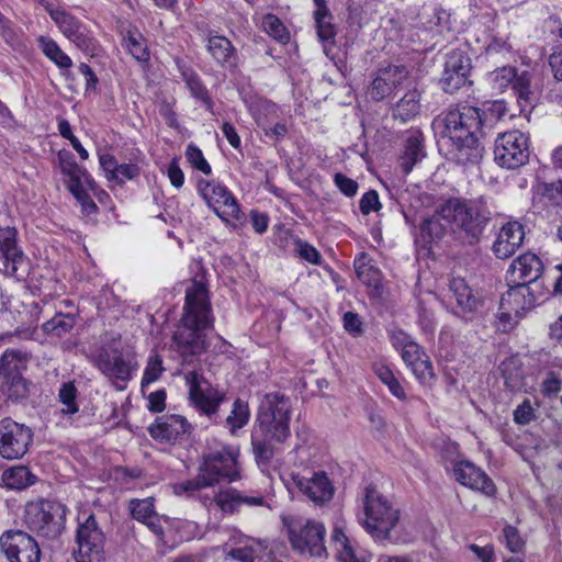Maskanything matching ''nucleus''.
I'll return each instance as SVG.
<instances>
[{
    "mask_svg": "<svg viewBox=\"0 0 562 562\" xmlns=\"http://www.w3.org/2000/svg\"><path fill=\"white\" fill-rule=\"evenodd\" d=\"M441 137L451 146L453 158L460 164L477 162L483 156L482 113L479 108L463 105L450 109L436 120Z\"/></svg>",
    "mask_w": 562,
    "mask_h": 562,
    "instance_id": "f257e3e1",
    "label": "nucleus"
},
{
    "mask_svg": "<svg viewBox=\"0 0 562 562\" xmlns=\"http://www.w3.org/2000/svg\"><path fill=\"white\" fill-rule=\"evenodd\" d=\"M209 290L202 280H192L186 290V302L181 326L173 341L182 352L199 355L205 350L203 330L213 327Z\"/></svg>",
    "mask_w": 562,
    "mask_h": 562,
    "instance_id": "f03ea898",
    "label": "nucleus"
},
{
    "mask_svg": "<svg viewBox=\"0 0 562 562\" xmlns=\"http://www.w3.org/2000/svg\"><path fill=\"white\" fill-rule=\"evenodd\" d=\"M437 214L447 222L454 237L467 245L479 243L491 221L482 198H450L437 207Z\"/></svg>",
    "mask_w": 562,
    "mask_h": 562,
    "instance_id": "7ed1b4c3",
    "label": "nucleus"
},
{
    "mask_svg": "<svg viewBox=\"0 0 562 562\" xmlns=\"http://www.w3.org/2000/svg\"><path fill=\"white\" fill-rule=\"evenodd\" d=\"M400 520V510L374 486H367L361 498L358 521L375 540L385 541Z\"/></svg>",
    "mask_w": 562,
    "mask_h": 562,
    "instance_id": "20e7f679",
    "label": "nucleus"
},
{
    "mask_svg": "<svg viewBox=\"0 0 562 562\" xmlns=\"http://www.w3.org/2000/svg\"><path fill=\"white\" fill-rule=\"evenodd\" d=\"M291 412L289 397L280 393L266 394L259 404L255 429L277 442H283L291 434Z\"/></svg>",
    "mask_w": 562,
    "mask_h": 562,
    "instance_id": "39448f33",
    "label": "nucleus"
},
{
    "mask_svg": "<svg viewBox=\"0 0 562 562\" xmlns=\"http://www.w3.org/2000/svg\"><path fill=\"white\" fill-rule=\"evenodd\" d=\"M67 508L57 501L42 499L25 506L24 522L38 537L58 538L65 529Z\"/></svg>",
    "mask_w": 562,
    "mask_h": 562,
    "instance_id": "423d86ee",
    "label": "nucleus"
},
{
    "mask_svg": "<svg viewBox=\"0 0 562 562\" xmlns=\"http://www.w3.org/2000/svg\"><path fill=\"white\" fill-rule=\"evenodd\" d=\"M284 524L288 527L291 548L295 552L311 558L327 555L325 546L326 528L323 522L313 519L286 522L284 519Z\"/></svg>",
    "mask_w": 562,
    "mask_h": 562,
    "instance_id": "0eeeda50",
    "label": "nucleus"
},
{
    "mask_svg": "<svg viewBox=\"0 0 562 562\" xmlns=\"http://www.w3.org/2000/svg\"><path fill=\"white\" fill-rule=\"evenodd\" d=\"M537 303V296L527 284H514L501 297L496 327L508 331L518 323L524 312L531 310Z\"/></svg>",
    "mask_w": 562,
    "mask_h": 562,
    "instance_id": "6e6552de",
    "label": "nucleus"
},
{
    "mask_svg": "<svg viewBox=\"0 0 562 562\" xmlns=\"http://www.w3.org/2000/svg\"><path fill=\"white\" fill-rule=\"evenodd\" d=\"M239 449L234 446H221L211 450L203 457L200 465L202 469V479L213 485L221 480L229 482L240 477L238 459Z\"/></svg>",
    "mask_w": 562,
    "mask_h": 562,
    "instance_id": "1a4fd4ad",
    "label": "nucleus"
},
{
    "mask_svg": "<svg viewBox=\"0 0 562 562\" xmlns=\"http://www.w3.org/2000/svg\"><path fill=\"white\" fill-rule=\"evenodd\" d=\"M528 137L514 130L499 134L495 140L494 155L496 162L507 169H516L529 160Z\"/></svg>",
    "mask_w": 562,
    "mask_h": 562,
    "instance_id": "9d476101",
    "label": "nucleus"
},
{
    "mask_svg": "<svg viewBox=\"0 0 562 562\" xmlns=\"http://www.w3.org/2000/svg\"><path fill=\"white\" fill-rule=\"evenodd\" d=\"M0 550L8 562H40L42 552L38 542L20 529L7 530L0 537Z\"/></svg>",
    "mask_w": 562,
    "mask_h": 562,
    "instance_id": "9b49d317",
    "label": "nucleus"
},
{
    "mask_svg": "<svg viewBox=\"0 0 562 562\" xmlns=\"http://www.w3.org/2000/svg\"><path fill=\"white\" fill-rule=\"evenodd\" d=\"M76 541V562H102L105 537L93 515L78 525Z\"/></svg>",
    "mask_w": 562,
    "mask_h": 562,
    "instance_id": "f8f14e48",
    "label": "nucleus"
},
{
    "mask_svg": "<svg viewBox=\"0 0 562 562\" xmlns=\"http://www.w3.org/2000/svg\"><path fill=\"white\" fill-rule=\"evenodd\" d=\"M198 190L209 207H211L221 220L228 223L233 220L240 218L239 205L225 186L215 181L200 180Z\"/></svg>",
    "mask_w": 562,
    "mask_h": 562,
    "instance_id": "ddd939ff",
    "label": "nucleus"
},
{
    "mask_svg": "<svg viewBox=\"0 0 562 562\" xmlns=\"http://www.w3.org/2000/svg\"><path fill=\"white\" fill-rule=\"evenodd\" d=\"M29 260L16 243L13 227L0 228V271L9 277L23 279L27 274Z\"/></svg>",
    "mask_w": 562,
    "mask_h": 562,
    "instance_id": "4468645a",
    "label": "nucleus"
},
{
    "mask_svg": "<svg viewBox=\"0 0 562 562\" xmlns=\"http://www.w3.org/2000/svg\"><path fill=\"white\" fill-rule=\"evenodd\" d=\"M33 439L31 428L11 418L0 420V456L8 460L22 458Z\"/></svg>",
    "mask_w": 562,
    "mask_h": 562,
    "instance_id": "2eb2a0df",
    "label": "nucleus"
},
{
    "mask_svg": "<svg viewBox=\"0 0 562 562\" xmlns=\"http://www.w3.org/2000/svg\"><path fill=\"white\" fill-rule=\"evenodd\" d=\"M186 382L192 405L207 416L215 414L224 400V395L196 371L188 372L186 374Z\"/></svg>",
    "mask_w": 562,
    "mask_h": 562,
    "instance_id": "dca6fc26",
    "label": "nucleus"
},
{
    "mask_svg": "<svg viewBox=\"0 0 562 562\" xmlns=\"http://www.w3.org/2000/svg\"><path fill=\"white\" fill-rule=\"evenodd\" d=\"M492 89L497 93L512 88L518 101H529L531 94V74L528 70H518L510 66H504L492 71L488 77Z\"/></svg>",
    "mask_w": 562,
    "mask_h": 562,
    "instance_id": "f3484780",
    "label": "nucleus"
},
{
    "mask_svg": "<svg viewBox=\"0 0 562 562\" xmlns=\"http://www.w3.org/2000/svg\"><path fill=\"white\" fill-rule=\"evenodd\" d=\"M95 367L113 384L116 382H127L132 379L133 371L136 370V363L127 355L125 356L119 349H101L95 358Z\"/></svg>",
    "mask_w": 562,
    "mask_h": 562,
    "instance_id": "a211bd4d",
    "label": "nucleus"
},
{
    "mask_svg": "<svg viewBox=\"0 0 562 562\" xmlns=\"http://www.w3.org/2000/svg\"><path fill=\"white\" fill-rule=\"evenodd\" d=\"M52 20L58 25L61 33L70 40L83 53L94 56L98 50V44L90 36L85 25L74 15L64 10H52Z\"/></svg>",
    "mask_w": 562,
    "mask_h": 562,
    "instance_id": "6ab92c4d",
    "label": "nucleus"
},
{
    "mask_svg": "<svg viewBox=\"0 0 562 562\" xmlns=\"http://www.w3.org/2000/svg\"><path fill=\"white\" fill-rule=\"evenodd\" d=\"M289 483L297 487L307 498L315 504L329 502L334 495V486L326 472L319 471L312 476H304L300 473H291Z\"/></svg>",
    "mask_w": 562,
    "mask_h": 562,
    "instance_id": "aec40b11",
    "label": "nucleus"
},
{
    "mask_svg": "<svg viewBox=\"0 0 562 562\" xmlns=\"http://www.w3.org/2000/svg\"><path fill=\"white\" fill-rule=\"evenodd\" d=\"M471 69L470 58L462 50H453L447 55L445 69L440 79L442 89L453 93L468 81Z\"/></svg>",
    "mask_w": 562,
    "mask_h": 562,
    "instance_id": "412c9836",
    "label": "nucleus"
},
{
    "mask_svg": "<svg viewBox=\"0 0 562 562\" xmlns=\"http://www.w3.org/2000/svg\"><path fill=\"white\" fill-rule=\"evenodd\" d=\"M330 547L339 562H370L369 555L347 535L346 524L337 520L330 533Z\"/></svg>",
    "mask_w": 562,
    "mask_h": 562,
    "instance_id": "4be33fe9",
    "label": "nucleus"
},
{
    "mask_svg": "<svg viewBox=\"0 0 562 562\" xmlns=\"http://www.w3.org/2000/svg\"><path fill=\"white\" fill-rule=\"evenodd\" d=\"M525 229L521 223L509 221L503 224L492 245V251L498 259L510 258L522 245Z\"/></svg>",
    "mask_w": 562,
    "mask_h": 562,
    "instance_id": "5701e85b",
    "label": "nucleus"
},
{
    "mask_svg": "<svg viewBox=\"0 0 562 562\" xmlns=\"http://www.w3.org/2000/svg\"><path fill=\"white\" fill-rule=\"evenodd\" d=\"M543 272L541 259L533 252H525L509 266L506 279L513 284H527L537 281Z\"/></svg>",
    "mask_w": 562,
    "mask_h": 562,
    "instance_id": "b1692460",
    "label": "nucleus"
},
{
    "mask_svg": "<svg viewBox=\"0 0 562 562\" xmlns=\"http://www.w3.org/2000/svg\"><path fill=\"white\" fill-rule=\"evenodd\" d=\"M216 506L223 514H235L245 505L258 507L265 505V498L259 495H247L236 488L228 487L214 493L207 506Z\"/></svg>",
    "mask_w": 562,
    "mask_h": 562,
    "instance_id": "393cba45",
    "label": "nucleus"
},
{
    "mask_svg": "<svg viewBox=\"0 0 562 562\" xmlns=\"http://www.w3.org/2000/svg\"><path fill=\"white\" fill-rule=\"evenodd\" d=\"M21 364L20 352L15 350H5L0 358V376H3L9 384L10 397H24L27 393L26 382L20 374Z\"/></svg>",
    "mask_w": 562,
    "mask_h": 562,
    "instance_id": "a878e982",
    "label": "nucleus"
},
{
    "mask_svg": "<svg viewBox=\"0 0 562 562\" xmlns=\"http://www.w3.org/2000/svg\"><path fill=\"white\" fill-rule=\"evenodd\" d=\"M453 474L460 484L471 490L479 491L487 496H492L496 492V487L487 474L470 461L457 462Z\"/></svg>",
    "mask_w": 562,
    "mask_h": 562,
    "instance_id": "bb28decb",
    "label": "nucleus"
},
{
    "mask_svg": "<svg viewBox=\"0 0 562 562\" xmlns=\"http://www.w3.org/2000/svg\"><path fill=\"white\" fill-rule=\"evenodd\" d=\"M408 71L404 66L390 65L378 71L370 94L375 101H381L392 94L406 80Z\"/></svg>",
    "mask_w": 562,
    "mask_h": 562,
    "instance_id": "cd10ccee",
    "label": "nucleus"
},
{
    "mask_svg": "<svg viewBox=\"0 0 562 562\" xmlns=\"http://www.w3.org/2000/svg\"><path fill=\"white\" fill-rule=\"evenodd\" d=\"M401 355L403 361L420 383L427 384L435 379L431 361L418 344L415 341L408 344Z\"/></svg>",
    "mask_w": 562,
    "mask_h": 562,
    "instance_id": "c85d7f7f",
    "label": "nucleus"
},
{
    "mask_svg": "<svg viewBox=\"0 0 562 562\" xmlns=\"http://www.w3.org/2000/svg\"><path fill=\"white\" fill-rule=\"evenodd\" d=\"M236 548L228 551V555L239 562H261L271 553L270 542L267 539H255L240 536L235 541Z\"/></svg>",
    "mask_w": 562,
    "mask_h": 562,
    "instance_id": "c756f323",
    "label": "nucleus"
},
{
    "mask_svg": "<svg viewBox=\"0 0 562 562\" xmlns=\"http://www.w3.org/2000/svg\"><path fill=\"white\" fill-rule=\"evenodd\" d=\"M190 425L180 415L161 416L148 428L149 435L160 442H170L189 431Z\"/></svg>",
    "mask_w": 562,
    "mask_h": 562,
    "instance_id": "7c9ffc66",
    "label": "nucleus"
},
{
    "mask_svg": "<svg viewBox=\"0 0 562 562\" xmlns=\"http://www.w3.org/2000/svg\"><path fill=\"white\" fill-rule=\"evenodd\" d=\"M207 50L221 66L226 68L236 67V50L231 41L225 36H210L207 42Z\"/></svg>",
    "mask_w": 562,
    "mask_h": 562,
    "instance_id": "2f4dec72",
    "label": "nucleus"
},
{
    "mask_svg": "<svg viewBox=\"0 0 562 562\" xmlns=\"http://www.w3.org/2000/svg\"><path fill=\"white\" fill-rule=\"evenodd\" d=\"M355 269L358 279L368 288L378 291L381 286V271L372 263L367 254H361L355 260Z\"/></svg>",
    "mask_w": 562,
    "mask_h": 562,
    "instance_id": "473e14b6",
    "label": "nucleus"
},
{
    "mask_svg": "<svg viewBox=\"0 0 562 562\" xmlns=\"http://www.w3.org/2000/svg\"><path fill=\"white\" fill-rule=\"evenodd\" d=\"M499 368L504 385L509 392L516 393L522 390L525 386V375L519 359L508 358L501 363Z\"/></svg>",
    "mask_w": 562,
    "mask_h": 562,
    "instance_id": "72a5a7b5",
    "label": "nucleus"
},
{
    "mask_svg": "<svg viewBox=\"0 0 562 562\" xmlns=\"http://www.w3.org/2000/svg\"><path fill=\"white\" fill-rule=\"evenodd\" d=\"M422 142L419 132H414L406 138L404 153L400 159L405 173H409L416 162L425 156Z\"/></svg>",
    "mask_w": 562,
    "mask_h": 562,
    "instance_id": "f704fd0d",
    "label": "nucleus"
},
{
    "mask_svg": "<svg viewBox=\"0 0 562 562\" xmlns=\"http://www.w3.org/2000/svg\"><path fill=\"white\" fill-rule=\"evenodd\" d=\"M122 45L138 63L145 64L149 60L150 54L147 41L138 30H128L126 35L123 37Z\"/></svg>",
    "mask_w": 562,
    "mask_h": 562,
    "instance_id": "c9c22d12",
    "label": "nucleus"
},
{
    "mask_svg": "<svg viewBox=\"0 0 562 562\" xmlns=\"http://www.w3.org/2000/svg\"><path fill=\"white\" fill-rule=\"evenodd\" d=\"M420 93L418 90H409L394 106L393 116L407 122L419 114Z\"/></svg>",
    "mask_w": 562,
    "mask_h": 562,
    "instance_id": "e433bc0d",
    "label": "nucleus"
},
{
    "mask_svg": "<svg viewBox=\"0 0 562 562\" xmlns=\"http://www.w3.org/2000/svg\"><path fill=\"white\" fill-rule=\"evenodd\" d=\"M36 481V476L29 468L19 465L5 470L2 474L3 484L11 490H23Z\"/></svg>",
    "mask_w": 562,
    "mask_h": 562,
    "instance_id": "4c0bfd02",
    "label": "nucleus"
},
{
    "mask_svg": "<svg viewBox=\"0 0 562 562\" xmlns=\"http://www.w3.org/2000/svg\"><path fill=\"white\" fill-rule=\"evenodd\" d=\"M450 290L452 291L458 305L464 311L470 312L476 307L477 301L464 279H452L450 282Z\"/></svg>",
    "mask_w": 562,
    "mask_h": 562,
    "instance_id": "58836bf2",
    "label": "nucleus"
},
{
    "mask_svg": "<svg viewBox=\"0 0 562 562\" xmlns=\"http://www.w3.org/2000/svg\"><path fill=\"white\" fill-rule=\"evenodd\" d=\"M76 324L75 316L71 314L58 313L49 321L42 325V329L46 335L61 337L69 333Z\"/></svg>",
    "mask_w": 562,
    "mask_h": 562,
    "instance_id": "ea45409f",
    "label": "nucleus"
},
{
    "mask_svg": "<svg viewBox=\"0 0 562 562\" xmlns=\"http://www.w3.org/2000/svg\"><path fill=\"white\" fill-rule=\"evenodd\" d=\"M38 43L43 54L59 68H70L72 66L70 57L61 50L54 40L42 36L38 38Z\"/></svg>",
    "mask_w": 562,
    "mask_h": 562,
    "instance_id": "a19ab883",
    "label": "nucleus"
},
{
    "mask_svg": "<svg viewBox=\"0 0 562 562\" xmlns=\"http://www.w3.org/2000/svg\"><path fill=\"white\" fill-rule=\"evenodd\" d=\"M182 78L186 81L187 87L190 90L191 94L195 99L200 100L204 104L206 110L212 111V99L209 94V91L201 82L199 76L191 70H183Z\"/></svg>",
    "mask_w": 562,
    "mask_h": 562,
    "instance_id": "79ce46f5",
    "label": "nucleus"
},
{
    "mask_svg": "<svg viewBox=\"0 0 562 562\" xmlns=\"http://www.w3.org/2000/svg\"><path fill=\"white\" fill-rule=\"evenodd\" d=\"M77 387L74 382H65L60 385L58 391V401L61 404V414L74 415L79 411L77 403Z\"/></svg>",
    "mask_w": 562,
    "mask_h": 562,
    "instance_id": "37998d69",
    "label": "nucleus"
},
{
    "mask_svg": "<svg viewBox=\"0 0 562 562\" xmlns=\"http://www.w3.org/2000/svg\"><path fill=\"white\" fill-rule=\"evenodd\" d=\"M250 412L248 404L237 398L233 404V409L226 418V426L232 434L243 428L249 420Z\"/></svg>",
    "mask_w": 562,
    "mask_h": 562,
    "instance_id": "c03bdc74",
    "label": "nucleus"
},
{
    "mask_svg": "<svg viewBox=\"0 0 562 562\" xmlns=\"http://www.w3.org/2000/svg\"><path fill=\"white\" fill-rule=\"evenodd\" d=\"M440 217L437 213L435 216L427 217L420 224L419 231V237L425 244H429L434 240L440 239L445 235V227L439 222Z\"/></svg>",
    "mask_w": 562,
    "mask_h": 562,
    "instance_id": "a18cd8bd",
    "label": "nucleus"
},
{
    "mask_svg": "<svg viewBox=\"0 0 562 562\" xmlns=\"http://www.w3.org/2000/svg\"><path fill=\"white\" fill-rule=\"evenodd\" d=\"M272 442L277 441L266 437L263 432L254 429L251 435V445L254 453L258 460L268 461L272 458Z\"/></svg>",
    "mask_w": 562,
    "mask_h": 562,
    "instance_id": "49530a36",
    "label": "nucleus"
},
{
    "mask_svg": "<svg viewBox=\"0 0 562 562\" xmlns=\"http://www.w3.org/2000/svg\"><path fill=\"white\" fill-rule=\"evenodd\" d=\"M262 27L268 35L281 43H286L290 38L282 21L274 14H266L262 18Z\"/></svg>",
    "mask_w": 562,
    "mask_h": 562,
    "instance_id": "de8ad7c7",
    "label": "nucleus"
},
{
    "mask_svg": "<svg viewBox=\"0 0 562 562\" xmlns=\"http://www.w3.org/2000/svg\"><path fill=\"white\" fill-rule=\"evenodd\" d=\"M130 509L133 518L140 522L148 520L156 514L151 498L134 499L130 504Z\"/></svg>",
    "mask_w": 562,
    "mask_h": 562,
    "instance_id": "09e8293b",
    "label": "nucleus"
},
{
    "mask_svg": "<svg viewBox=\"0 0 562 562\" xmlns=\"http://www.w3.org/2000/svg\"><path fill=\"white\" fill-rule=\"evenodd\" d=\"M212 483H209L206 480L202 479V469H199V474L195 479L188 480L186 482L177 483L173 485L175 494L181 495H190L193 492L199 491L202 487L212 486Z\"/></svg>",
    "mask_w": 562,
    "mask_h": 562,
    "instance_id": "8fccbe9b",
    "label": "nucleus"
},
{
    "mask_svg": "<svg viewBox=\"0 0 562 562\" xmlns=\"http://www.w3.org/2000/svg\"><path fill=\"white\" fill-rule=\"evenodd\" d=\"M186 157L193 168L200 170L204 175L211 173V166L206 161V159L203 156V153L198 146L193 144L188 145L186 150Z\"/></svg>",
    "mask_w": 562,
    "mask_h": 562,
    "instance_id": "3c124183",
    "label": "nucleus"
},
{
    "mask_svg": "<svg viewBox=\"0 0 562 562\" xmlns=\"http://www.w3.org/2000/svg\"><path fill=\"white\" fill-rule=\"evenodd\" d=\"M164 371L162 359L158 355L151 356L145 368L142 385L144 386L157 381Z\"/></svg>",
    "mask_w": 562,
    "mask_h": 562,
    "instance_id": "603ef678",
    "label": "nucleus"
},
{
    "mask_svg": "<svg viewBox=\"0 0 562 562\" xmlns=\"http://www.w3.org/2000/svg\"><path fill=\"white\" fill-rule=\"evenodd\" d=\"M58 161L63 173L69 178L86 176V171L78 166L74 156L69 151H59Z\"/></svg>",
    "mask_w": 562,
    "mask_h": 562,
    "instance_id": "864d4df0",
    "label": "nucleus"
},
{
    "mask_svg": "<svg viewBox=\"0 0 562 562\" xmlns=\"http://www.w3.org/2000/svg\"><path fill=\"white\" fill-rule=\"evenodd\" d=\"M318 38L323 42L335 36L334 25L330 23V14L314 15Z\"/></svg>",
    "mask_w": 562,
    "mask_h": 562,
    "instance_id": "5fc2aeb1",
    "label": "nucleus"
},
{
    "mask_svg": "<svg viewBox=\"0 0 562 562\" xmlns=\"http://www.w3.org/2000/svg\"><path fill=\"white\" fill-rule=\"evenodd\" d=\"M514 422L518 425H527L536 418V411L530 402L526 398L514 411Z\"/></svg>",
    "mask_w": 562,
    "mask_h": 562,
    "instance_id": "6e6d98bb",
    "label": "nucleus"
},
{
    "mask_svg": "<svg viewBox=\"0 0 562 562\" xmlns=\"http://www.w3.org/2000/svg\"><path fill=\"white\" fill-rule=\"evenodd\" d=\"M295 245L296 251L302 259L313 265L321 263L322 256L314 246L303 240H297Z\"/></svg>",
    "mask_w": 562,
    "mask_h": 562,
    "instance_id": "4d7b16f0",
    "label": "nucleus"
},
{
    "mask_svg": "<svg viewBox=\"0 0 562 562\" xmlns=\"http://www.w3.org/2000/svg\"><path fill=\"white\" fill-rule=\"evenodd\" d=\"M334 182L339 191L348 198L355 196L358 192L357 181L340 172L334 176Z\"/></svg>",
    "mask_w": 562,
    "mask_h": 562,
    "instance_id": "13d9d810",
    "label": "nucleus"
},
{
    "mask_svg": "<svg viewBox=\"0 0 562 562\" xmlns=\"http://www.w3.org/2000/svg\"><path fill=\"white\" fill-rule=\"evenodd\" d=\"M503 533L505 543L512 552H519L524 548L525 542L515 527L506 526Z\"/></svg>",
    "mask_w": 562,
    "mask_h": 562,
    "instance_id": "bf43d9fd",
    "label": "nucleus"
},
{
    "mask_svg": "<svg viewBox=\"0 0 562 562\" xmlns=\"http://www.w3.org/2000/svg\"><path fill=\"white\" fill-rule=\"evenodd\" d=\"M381 209L379 195L376 191L370 190L366 192L360 200V211L362 214L368 215L371 212H376Z\"/></svg>",
    "mask_w": 562,
    "mask_h": 562,
    "instance_id": "052dcab7",
    "label": "nucleus"
},
{
    "mask_svg": "<svg viewBox=\"0 0 562 562\" xmlns=\"http://www.w3.org/2000/svg\"><path fill=\"white\" fill-rule=\"evenodd\" d=\"M139 175V168L135 164H123L117 165L115 172L112 175L111 180H115L119 182H124L126 180H132Z\"/></svg>",
    "mask_w": 562,
    "mask_h": 562,
    "instance_id": "680f3d73",
    "label": "nucleus"
},
{
    "mask_svg": "<svg viewBox=\"0 0 562 562\" xmlns=\"http://www.w3.org/2000/svg\"><path fill=\"white\" fill-rule=\"evenodd\" d=\"M344 327L352 335H359L362 331V322L358 314L347 312L344 315Z\"/></svg>",
    "mask_w": 562,
    "mask_h": 562,
    "instance_id": "e2e57ef3",
    "label": "nucleus"
},
{
    "mask_svg": "<svg viewBox=\"0 0 562 562\" xmlns=\"http://www.w3.org/2000/svg\"><path fill=\"white\" fill-rule=\"evenodd\" d=\"M166 392L158 390L148 395V409L154 413H160L165 409Z\"/></svg>",
    "mask_w": 562,
    "mask_h": 562,
    "instance_id": "0e129e2a",
    "label": "nucleus"
},
{
    "mask_svg": "<svg viewBox=\"0 0 562 562\" xmlns=\"http://www.w3.org/2000/svg\"><path fill=\"white\" fill-rule=\"evenodd\" d=\"M167 175L173 187L179 189L183 186L184 175L176 159H173L168 166Z\"/></svg>",
    "mask_w": 562,
    "mask_h": 562,
    "instance_id": "69168bd1",
    "label": "nucleus"
},
{
    "mask_svg": "<svg viewBox=\"0 0 562 562\" xmlns=\"http://www.w3.org/2000/svg\"><path fill=\"white\" fill-rule=\"evenodd\" d=\"M390 339L393 347L401 352L407 348L408 344L414 342L412 338L401 329L391 331Z\"/></svg>",
    "mask_w": 562,
    "mask_h": 562,
    "instance_id": "338daca9",
    "label": "nucleus"
},
{
    "mask_svg": "<svg viewBox=\"0 0 562 562\" xmlns=\"http://www.w3.org/2000/svg\"><path fill=\"white\" fill-rule=\"evenodd\" d=\"M562 387V383L553 374H549L541 384V391L547 396L557 395Z\"/></svg>",
    "mask_w": 562,
    "mask_h": 562,
    "instance_id": "774afa93",
    "label": "nucleus"
}]
</instances>
